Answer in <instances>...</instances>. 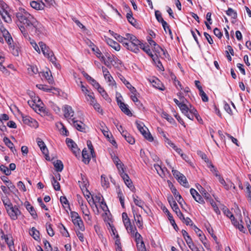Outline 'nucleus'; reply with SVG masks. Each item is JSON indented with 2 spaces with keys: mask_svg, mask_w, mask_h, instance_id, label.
<instances>
[{
  "mask_svg": "<svg viewBox=\"0 0 251 251\" xmlns=\"http://www.w3.org/2000/svg\"><path fill=\"white\" fill-rule=\"evenodd\" d=\"M101 183L102 186L105 188H107L109 187V181L104 175H102L101 176Z\"/></svg>",
  "mask_w": 251,
  "mask_h": 251,
  "instance_id": "79ce46f5",
  "label": "nucleus"
},
{
  "mask_svg": "<svg viewBox=\"0 0 251 251\" xmlns=\"http://www.w3.org/2000/svg\"><path fill=\"white\" fill-rule=\"evenodd\" d=\"M78 203L80 204V208L84 216H88V214H90V211L87 206V205L83 203L82 200H78Z\"/></svg>",
  "mask_w": 251,
  "mask_h": 251,
  "instance_id": "c85d7f7f",
  "label": "nucleus"
},
{
  "mask_svg": "<svg viewBox=\"0 0 251 251\" xmlns=\"http://www.w3.org/2000/svg\"><path fill=\"white\" fill-rule=\"evenodd\" d=\"M121 176L123 178L126 185L130 189H134V187L132 185V182L130 179L129 176L125 173H122Z\"/></svg>",
  "mask_w": 251,
  "mask_h": 251,
  "instance_id": "a211bd4d",
  "label": "nucleus"
},
{
  "mask_svg": "<svg viewBox=\"0 0 251 251\" xmlns=\"http://www.w3.org/2000/svg\"><path fill=\"white\" fill-rule=\"evenodd\" d=\"M119 237V236H116V238H115V244L117 246L116 248V251H118V249H119L120 251H122L121 241Z\"/></svg>",
  "mask_w": 251,
  "mask_h": 251,
  "instance_id": "052dcab7",
  "label": "nucleus"
},
{
  "mask_svg": "<svg viewBox=\"0 0 251 251\" xmlns=\"http://www.w3.org/2000/svg\"><path fill=\"white\" fill-rule=\"evenodd\" d=\"M3 142H4L5 144L10 149L11 151L12 152H14V150H15L14 149V144H13V143L11 142V141L10 140V139L8 138L5 137L3 138Z\"/></svg>",
  "mask_w": 251,
  "mask_h": 251,
  "instance_id": "a19ab883",
  "label": "nucleus"
},
{
  "mask_svg": "<svg viewBox=\"0 0 251 251\" xmlns=\"http://www.w3.org/2000/svg\"><path fill=\"white\" fill-rule=\"evenodd\" d=\"M87 145L88 148V149L90 150L91 154L92 155V157L95 156V151L93 148V146L92 145L91 141L88 140L87 141Z\"/></svg>",
  "mask_w": 251,
  "mask_h": 251,
  "instance_id": "e2e57ef3",
  "label": "nucleus"
},
{
  "mask_svg": "<svg viewBox=\"0 0 251 251\" xmlns=\"http://www.w3.org/2000/svg\"><path fill=\"white\" fill-rule=\"evenodd\" d=\"M141 49H142L146 53H147L152 59L154 62H155V59H156V55H154L150 48L149 46L147 45L142 44L141 45Z\"/></svg>",
  "mask_w": 251,
  "mask_h": 251,
  "instance_id": "6ab92c4d",
  "label": "nucleus"
},
{
  "mask_svg": "<svg viewBox=\"0 0 251 251\" xmlns=\"http://www.w3.org/2000/svg\"><path fill=\"white\" fill-rule=\"evenodd\" d=\"M219 180L221 184H222L226 190L229 189L232 187H233L234 189L235 188L234 184L230 181H227L226 182L221 176H219Z\"/></svg>",
  "mask_w": 251,
  "mask_h": 251,
  "instance_id": "5701e85b",
  "label": "nucleus"
},
{
  "mask_svg": "<svg viewBox=\"0 0 251 251\" xmlns=\"http://www.w3.org/2000/svg\"><path fill=\"white\" fill-rule=\"evenodd\" d=\"M79 185L81 190L84 192V190H87V187L89 185V183L85 177L81 174V180L78 181Z\"/></svg>",
  "mask_w": 251,
  "mask_h": 251,
  "instance_id": "4be33fe9",
  "label": "nucleus"
},
{
  "mask_svg": "<svg viewBox=\"0 0 251 251\" xmlns=\"http://www.w3.org/2000/svg\"><path fill=\"white\" fill-rule=\"evenodd\" d=\"M50 74V72H44L43 75L45 77V78L48 81L49 83L52 84L53 82V78L51 75Z\"/></svg>",
  "mask_w": 251,
  "mask_h": 251,
  "instance_id": "bf43d9fd",
  "label": "nucleus"
},
{
  "mask_svg": "<svg viewBox=\"0 0 251 251\" xmlns=\"http://www.w3.org/2000/svg\"><path fill=\"white\" fill-rule=\"evenodd\" d=\"M150 81L154 87L160 90H164V86L161 83L160 81L157 78L152 77L150 79Z\"/></svg>",
  "mask_w": 251,
  "mask_h": 251,
  "instance_id": "dca6fc26",
  "label": "nucleus"
},
{
  "mask_svg": "<svg viewBox=\"0 0 251 251\" xmlns=\"http://www.w3.org/2000/svg\"><path fill=\"white\" fill-rule=\"evenodd\" d=\"M104 78L105 79V80H106L107 81V82L110 83L109 85H116V82L114 81V80L113 79L112 76L110 74V73L109 74H107L106 75H105V76H104Z\"/></svg>",
  "mask_w": 251,
  "mask_h": 251,
  "instance_id": "6e6d98bb",
  "label": "nucleus"
},
{
  "mask_svg": "<svg viewBox=\"0 0 251 251\" xmlns=\"http://www.w3.org/2000/svg\"><path fill=\"white\" fill-rule=\"evenodd\" d=\"M9 216L12 220H16L18 216L20 215L21 213L20 210L17 208L13 207V205L6 210Z\"/></svg>",
  "mask_w": 251,
  "mask_h": 251,
  "instance_id": "1a4fd4ad",
  "label": "nucleus"
},
{
  "mask_svg": "<svg viewBox=\"0 0 251 251\" xmlns=\"http://www.w3.org/2000/svg\"><path fill=\"white\" fill-rule=\"evenodd\" d=\"M3 36L7 44L10 46L12 54L15 56H18L19 50L18 48H15L14 45H12L13 39L7 31H4Z\"/></svg>",
  "mask_w": 251,
  "mask_h": 251,
  "instance_id": "39448f33",
  "label": "nucleus"
},
{
  "mask_svg": "<svg viewBox=\"0 0 251 251\" xmlns=\"http://www.w3.org/2000/svg\"><path fill=\"white\" fill-rule=\"evenodd\" d=\"M124 46L127 50H131L135 53H137L139 51V49L136 47L131 42L128 41V43H124Z\"/></svg>",
  "mask_w": 251,
  "mask_h": 251,
  "instance_id": "cd10ccee",
  "label": "nucleus"
},
{
  "mask_svg": "<svg viewBox=\"0 0 251 251\" xmlns=\"http://www.w3.org/2000/svg\"><path fill=\"white\" fill-rule=\"evenodd\" d=\"M122 219L124 226L128 233L131 235H141L136 231V228L131 224L130 219L128 217L127 214L124 212L122 213Z\"/></svg>",
  "mask_w": 251,
  "mask_h": 251,
  "instance_id": "f03ea898",
  "label": "nucleus"
},
{
  "mask_svg": "<svg viewBox=\"0 0 251 251\" xmlns=\"http://www.w3.org/2000/svg\"><path fill=\"white\" fill-rule=\"evenodd\" d=\"M119 107L121 108V110L126 115L128 116H131L132 113L130 111V110L128 108V106L127 104H126L124 102L120 103L119 104Z\"/></svg>",
  "mask_w": 251,
  "mask_h": 251,
  "instance_id": "2f4dec72",
  "label": "nucleus"
},
{
  "mask_svg": "<svg viewBox=\"0 0 251 251\" xmlns=\"http://www.w3.org/2000/svg\"><path fill=\"white\" fill-rule=\"evenodd\" d=\"M0 170L6 176H8L11 174L10 170H9L6 166L3 165H1L0 166Z\"/></svg>",
  "mask_w": 251,
  "mask_h": 251,
  "instance_id": "680f3d73",
  "label": "nucleus"
},
{
  "mask_svg": "<svg viewBox=\"0 0 251 251\" xmlns=\"http://www.w3.org/2000/svg\"><path fill=\"white\" fill-rule=\"evenodd\" d=\"M6 186L8 187V189L13 194H16V193L18 192V190L16 188L15 185L10 181L8 184H6Z\"/></svg>",
  "mask_w": 251,
  "mask_h": 251,
  "instance_id": "4d7b16f0",
  "label": "nucleus"
},
{
  "mask_svg": "<svg viewBox=\"0 0 251 251\" xmlns=\"http://www.w3.org/2000/svg\"><path fill=\"white\" fill-rule=\"evenodd\" d=\"M168 201L172 209L176 213L179 219H181V218H184V215L180 211L176 202L174 200L173 197L172 196H170V197L168 198Z\"/></svg>",
  "mask_w": 251,
  "mask_h": 251,
  "instance_id": "423d86ee",
  "label": "nucleus"
},
{
  "mask_svg": "<svg viewBox=\"0 0 251 251\" xmlns=\"http://www.w3.org/2000/svg\"><path fill=\"white\" fill-rule=\"evenodd\" d=\"M170 188L172 193L173 194L174 197H175V199L179 203V204L181 205V207L183 208L182 202H184V200L182 199V197L179 194V192L177 191L176 189L174 186V185L172 184V186Z\"/></svg>",
  "mask_w": 251,
  "mask_h": 251,
  "instance_id": "4468645a",
  "label": "nucleus"
},
{
  "mask_svg": "<svg viewBox=\"0 0 251 251\" xmlns=\"http://www.w3.org/2000/svg\"><path fill=\"white\" fill-rule=\"evenodd\" d=\"M126 18L128 21L133 25L135 26L136 23V21L135 19L132 17V13L130 10H129V13H127L126 14Z\"/></svg>",
  "mask_w": 251,
  "mask_h": 251,
  "instance_id": "37998d69",
  "label": "nucleus"
},
{
  "mask_svg": "<svg viewBox=\"0 0 251 251\" xmlns=\"http://www.w3.org/2000/svg\"><path fill=\"white\" fill-rule=\"evenodd\" d=\"M136 125L138 129L144 137L150 142L153 140V138L149 132L148 129L140 122H136Z\"/></svg>",
  "mask_w": 251,
  "mask_h": 251,
  "instance_id": "7ed1b4c3",
  "label": "nucleus"
},
{
  "mask_svg": "<svg viewBox=\"0 0 251 251\" xmlns=\"http://www.w3.org/2000/svg\"><path fill=\"white\" fill-rule=\"evenodd\" d=\"M178 182L182 186L186 188L189 187V184L186 178V177L182 174L179 177H178L177 179Z\"/></svg>",
  "mask_w": 251,
  "mask_h": 251,
  "instance_id": "bb28decb",
  "label": "nucleus"
},
{
  "mask_svg": "<svg viewBox=\"0 0 251 251\" xmlns=\"http://www.w3.org/2000/svg\"><path fill=\"white\" fill-rule=\"evenodd\" d=\"M71 215L72 222L77 229L78 230H80V231H83L84 230V226L81 218L78 215V213L74 211L71 212Z\"/></svg>",
  "mask_w": 251,
  "mask_h": 251,
  "instance_id": "20e7f679",
  "label": "nucleus"
},
{
  "mask_svg": "<svg viewBox=\"0 0 251 251\" xmlns=\"http://www.w3.org/2000/svg\"><path fill=\"white\" fill-rule=\"evenodd\" d=\"M155 16L157 21L162 24V25H166V21H165L163 19L161 14L159 11H155Z\"/></svg>",
  "mask_w": 251,
  "mask_h": 251,
  "instance_id": "58836bf2",
  "label": "nucleus"
},
{
  "mask_svg": "<svg viewBox=\"0 0 251 251\" xmlns=\"http://www.w3.org/2000/svg\"><path fill=\"white\" fill-rule=\"evenodd\" d=\"M30 6L36 10H40L44 9L45 4L43 2L40 3L36 1H32L30 2Z\"/></svg>",
  "mask_w": 251,
  "mask_h": 251,
  "instance_id": "a878e982",
  "label": "nucleus"
},
{
  "mask_svg": "<svg viewBox=\"0 0 251 251\" xmlns=\"http://www.w3.org/2000/svg\"><path fill=\"white\" fill-rule=\"evenodd\" d=\"M120 79L126 85V87L129 89L131 93L137 92L136 89L133 86H132L131 84L128 81H127L124 76H122Z\"/></svg>",
  "mask_w": 251,
  "mask_h": 251,
  "instance_id": "c756f323",
  "label": "nucleus"
},
{
  "mask_svg": "<svg viewBox=\"0 0 251 251\" xmlns=\"http://www.w3.org/2000/svg\"><path fill=\"white\" fill-rule=\"evenodd\" d=\"M54 166L57 172H61L64 167L63 163L59 160H57L56 162H54Z\"/></svg>",
  "mask_w": 251,
  "mask_h": 251,
  "instance_id": "ea45409f",
  "label": "nucleus"
},
{
  "mask_svg": "<svg viewBox=\"0 0 251 251\" xmlns=\"http://www.w3.org/2000/svg\"><path fill=\"white\" fill-rule=\"evenodd\" d=\"M39 46L42 50L43 54L46 57H48L50 54L53 53L52 51L43 42H39Z\"/></svg>",
  "mask_w": 251,
  "mask_h": 251,
  "instance_id": "9b49d317",
  "label": "nucleus"
},
{
  "mask_svg": "<svg viewBox=\"0 0 251 251\" xmlns=\"http://www.w3.org/2000/svg\"><path fill=\"white\" fill-rule=\"evenodd\" d=\"M86 97V100L89 102L90 104L96 101L94 96V93L92 92H90Z\"/></svg>",
  "mask_w": 251,
  "mask_h": 251,
  "instance_id": "603ef678",
  "label": "nucleus"
},
{
  "mask_svg": "<svg viewBox=\"0 0 251 251\" xmlns=\"http://www.w3.org/2000/svg\"><path fill=\"white\" fill-rule=\"evenodd\" d=\"M0 15L6 23H9L12 22L10 15L3 7L0 8Z\"/></svg>",
  "mask_w": 251,
  "mask_h": 251,
  "instance_id": "f3484780",
  "label": "nucleus"
},
{
  "mask_svg": "<svg viewBox=\"0 0 251 251\" xmlns=\"http://www.w3.org/2000/svg\"><path fill=\"white\" fill-rule=\"evenodd\" d=\"M90 105H92L94 108L101 115L103 114V110L99 103H98L97 101L94 102V103H91Z\"/></svg>",
  "mask_w": 251,
  "mask_h": 251,
  "instance_id": "49530a36",
  "label": "nucleus"
},
{
  "mask_svg": "<svg viewBox=\"0 0 251 251\" xmlns=\"http://www.w3.org/2000/svg\"><path fill=\"white\" fill-rule=\"evenodd\" d=\"M105 41L107 43L108 45L111 46L112 48L115 50L117 51H119L120 50V46L119 43L114 41L112 39L109 38L105 37Z\"/></svg>",
  "mask_w": 251,
  "mask_h": 251,
  "instance_id": "412c9836",
  "label": "nucleus"
},
{
  "mask_svg": "<svg viewBox=\"0 0 251 251\" xmlns=\"http://www.w3.org/2000/svg\"><path fill=\"white\" fill-rule=\"evenodd\" d=\"M1 201L6 210L13 205L9 199L7 197L2 198Z\"/></svg>",
  "mask_w": 251,
  "mask_h": 251,
  "instance_id": "c03bdc74",
  "label": "nucleus"
},
{
  "mask_svg": "<svg viewBox=\"0 0 251 251\" xmlns=\"http://www.w3.org/2000/svg\"><path fill=\"white\" fill-rule=\"evenodd\" d=\"M154 167L160 176L162 177L164 175L163 169L159 165L154 164Z\"/></svg>",
  "mask_w": 251,
  "mask_h": 251,
  "instance_id": "13d9d810",
  "label": "nucleus"
},
{
  "mask_svg": "<svg viewBox=\"0 0 251 251\" xmlns=\"http://www.w3.org/2000/svg\"><path fill=\"white\" fill-rule=\"evenodd\" d=\"M190 192L193 198L197 202L201 204H203L204 203V201L201 196L195 189L191 188L190 190Z\"/></svg>",
  "mask_w": 251,
  "mask_h": 251,
  "instance_id": "2eb2a0df",
  "label": "nucleus"
},
{
  "mask_svg": "<svg viewBox=\"0 0 251 251\" xmlns=\"http://www.w3.org/2000/svg\"><path fill=\"white\" fill-rule=\"evenodd\" d=\"M63 111L64 112V117L68 119V122L71 123V119H73L74 116V111L71 106L65 105L63 106Z\"/></svg>",
  "mask_w": 251,
  "mask_h": 251,
  "instance_id": "0eeeda50",
  "label": "nucleus"
},
{
  "mask_svg": "<svg viewBox=\"0 0 251 251\" xmlns=\"http://www.w3.org/2000/svg\"><path fill=\"white\" fill-rule=\"evenodd\" d=\"M71 123L70 124H72L77 130L81 132L84 131L85 129V125L82 122L76 120L75 118L71 119Z\"/></svg>",
  "mask_w": 251,
  "mask_h": 251,
  "instance_id": "f8f14e48",
  "label": "nucleus"
},
{
  "mask_svg": "<svg viewBox=\"0 0 251 251\" xmlns=\"http://www.w3.org/2000/svg\"><path fill=\"white\" fill-rule=\"evenodd\" d=\"M137 251H147L142 236H135Z\"/></svg>",
  "mask_w": 251,
  "mask_h": 251,
  "instance_id": "ddd939ff",
  "label": "nucleus"
},
{
  "mask_svg": "<svg viewBox=\"0 0 251 251\" xmlns=\"http://www.w3.org/2000/svg\"><path fill=\"white\" fill-rule=\"evenodd\" d=\"M235 222H236V223H232V224L234 225V226L235 227H236V228H238L242 233H245V228L243 226V225L241 224H240L239 223V222L236 221L235 219Z\"/></svg>",
  "mask_w": 251,
  "mask_h": 251,
  "instance_id": "8fccbe9b",
  "label": "nucleus"
},
{
  "mask_svg": "<svg viewBox=\"0 0 251 251\" xmlns=\"http://www.w3.org/2000/svg\"><path fill=\"white\" fill-rule=\"evenodd\" d=\"M82 161L85 164H89L91 157H92V155L88 153V151L86 148H84L82 151Z\"/></svg>",
  "mask_w": 251,
  "mask_h": 251,
  "instance_id": "b1692460",
  "label": "nucleus"
},
{
  "mask_svg": "<svg viewBox=\"0 0 251 251\" xmlns=\"http://www.w3.org/2000/svg\"><path fill=\"white\" fill-rule=\"evenodd\" d=\"M161 116L162 118L166 119L171 124H173L175 123V120L173 118L165 112H163L162 113Z\"/></svg>",
  "mask_w": 251,
  "mask_h": 251,
  "instance_id": "de8ad7c7",
  "label": "nucleus"
},
{
  "mask_svg": "<svg viewBox=\"0 0 251 251\" xmlns=\"http://www.w3.org/2000/svg\"><path fill=\"white\" fill-rule=\"evenodd\" d=\"M133 199L134 203L139 207L143 208V206L144 204V202L141 200L137 196L133 195Z\"/></svg>",
  "mask_w": 251,
  "mask_h": 251,
  "instance_id": "4c0bfd02",
  "label": "nucleus"
},
{
  "mask_svg": "<svg viewBox=\"0 0 251 251\" xmlns=\"http://www.w3.org/2000/svg\"><path fill=\"white\" fill-rule=\"evenodd\" d=\"M168 166L172 169V172L173 173V176L174 177L177 179L179 176H180L182 174L180 173L179 171L176 170H174V168L171 166V165L169 164V163L168 162V161H166Z\"/></svg>",
  "mask_w": 251,
  "mask_h": 251,
  "instance_id": "864d4df0",
  "label": "nucleus"
},
{
  "mask_svg": "<svg viewBox=\"0 0 251 251\" xmlns=\"http://www.w3.org/2000/svg\"><path fill=\"white\" fill-rule=\"evenodd\" d=\"M223 212L224 214L231 220L232 223H235V218L232 213L229 211V210L226 207H225L223 208Z\"/></svg>",
  "mask_w": 251,
  "mask_h": 251,
  "instance_id": "c9c22d12",
  "label": "nucleus"
},
{
  "mask_svg": "<svg viewBox=\"0 0 251 251\" xmlns=\"http://www.w3.org/2000/svg\"><path fill=\"white\" fill-rule=\"evenodd\" d=\"M22 117L23 122L26 125L34 128H37L38 126V122L34 119L26 115L22 114Z\"/></svg>",
  "mask_w": 251,
  "mask_h": 251,
  "instance_id": "6e6552de",
  "label": "nucleus"
},
{
  "mask_svg": "<svg viewBox=\"0 0 251 251\" xmlns=\"http://www.w3.org/2000/svg\"><path fill=\"white\" fill-rule=\"evenodd\" d=\"M16 17L23 25L19 26V28L25 38L28 37L29 32L39 35L43 33L44 27L31 15L22 9L16 13Z\"/></svg>",
  "mask_w": 251,
  "mask_h": 251,
  "instance_id": "f257e3e1",
  "label": "nucleus"
},
{
  "mask_svg": "<svg viewBox=\"0 0 251 251\" xmlns=\"http://www.w3.org/2000/svg\"><path fill=\"white\" fill-rule=\"evenodd\" d=\"M59 125L61 126V128L60 129V131L61 133L63 135L68 136L69 132L66 129V128L62 123H60Z\"/></svg>",
  "mask_w": 251,
  "mask_h": 251,
  "instance_id": "69168bd1",
  "label": "nucleus"
},
{
  "mask_svg": "<svg viewBox=\"0 0 251 251\" xmlns=\"http://www.w3.org/2000/svg\"><path fill=\"white\" fill-rule=\"evenodd\" d=\"M36 142L38 146L40 147L41 151L46 156L47 160H50L48 153V150L43 141L40 138H37Z\"/></svg>",
  "mask_w": 251,
  "mask_h": 251,
  "instance_id": "9d476101",
  "label": "nucleus"
},
{
  "mask_svg": "<svg viewBox=\"0 0 251 251\" xmlns=\"http://www.w3.org/2000/svg\"><path fill=\"white\" fill-rule=\"evenodd\" d=\"M4 240L6 244H7L9 250L12 251V249L14 248V241L12 236H0V242L1 240Z\"/></svg>",
  "mask_w": 251,
  "mask_h": 251,
  "instance_id": "aec40b11",
  "label": "nucleus"
},
{
  "mask_svg": "<svg viewBox=\"0 0 251 251\" xmlns=\"http://www.w3.org/2000/svg\"><path fill=\"white\" fill-rule=\"evenodd\" d=\"M60 201L64 207L66 206L69 207L68 201L65 197L61 196L60 198Z\"/></svg>",
  "mask_w": 251,
  "mask_h": 251,
  "instance_id": "774afa93",
  "label": "nucleus"
},
{
  "mask_svg": "<svg viewBox=\"0 0 251 251\" xmlns=\"http://www.w3.org/2000/svg\"><path fill=\"white\" fill-rule=\"evenodd\" d=\"M47 58L52 63V64L55 66V67L56 69H60L61 68L60 65L56 62V58L54 55L53 53H52V54L50 55V56Z\"/></svg>",
  "mask_w": 251,
  "mask_h": 251,
  "instance_id": "72a5a7b5",
  "label": "nucleus"
},
{
  "mask_svg": "<svg viewBox=\"0 0 251 251\" xmlns=\"http://www.w3.org/2000/svg\"><path fill=\"white\" fill-rule=\"evenodd\" d=\"M51 183L53 185L54 189L56 191H59L60 189V186L59 183L56 180L53 176L51 177Z\"/></svg>",
  "mask_w": 251,
  "mask_h": 251,
  "instance_id": "09e8293b",
  "label": "nucleus"
},
{
  "mask_svg": "<svg viewBox=\"0 0 251 251\" xmlns=\"http://www.w3.org/2000/svg\"><path fill=\"white\" fill-rule=\"evenodd\" d=\"M122 135L124 137L126 141L129 144L132 145L135 143L134 138L126 130H123Z\"/></svg>",
  "mask_w": 251,
  "mask_h": 251,
  "instance_id": "393cba45",
  "label": "nucleus"
},
{
  "mask_svg": "<svg viewBox=\"0 0 251 251\" xmlns=\"http://www.w3.org/2000/svg\"><path fill=\"white\" fill-rule=\"evenodd\" d=\"M66 142L68 147L70 148L71 149V148H74V146H76V144L74 142V141L70 138H67L66 140Z\"/></svg>",
  "mask_w": 251,
  "mask_h": 251,
  "instance_id": "338daca9",
  "label": "nucleus"
},
{
  "mask_svg": "<svg viewBox=\"0 0 251 251\" xmlns=\"http://www.w3.org/2000/svg\"><path fill=\"white\" fill-rule=\"evenodd\" d=\"M133 213L137 226L139 228H142L143 226V222L141 216L140 215H138L137 213L135 214L133 211Z\"/></svg>",
  "mask_w": 251,
  "mask_h": 251,
  "instance_id": "7c9ffc66",
  "label": "nucleus"
},
{
  "mask_svg": "<svg viewBox=\"0 0 251 251\" xmlns=\"http://www.w3.org/2000/svg\"><path fill=\"white\" fill-rule=\"evenodd\" d=\"M132 43L133 45H134L136 47H137L138 49L139 48L141 47V45L142 44L141 43V42L137 39L136 37H135L131 41H129Z\"/></svg>",
  "mask_w": 251,
  "mask_h": 251,
  "instance_id": "0e129e2a",
  "label": "nucleus"
},
{
  "mask_svg": "<svg viewBox=\"0 0 251 251\" xmlns=\"http://www.w3.org/2000/svg\"><path fill=\"white\" fill-rule=\"evenodd\" d=\"M98 92L100 94L101 96L104 99L108 102H111V99L109 97L108 95L102 87H100L98 90Z\"/></svg>",
  "mask_w": 251,
  "mask_h": 251,
  "instance_id": "f704fd0d",
  "label": "nucleus"
},
{
  "mask_svg": "<svg viewBox=\"0 0 251 251\" xmlns=\"http://www.w3.org/2000/svg\"><path fill=\"white\" fill-rule=\"evenodd\" d=\"M184 98L183 97H181L180 100L183 99L182 103L179 105V107L182 113L184 114H186L188 113L189 110V105H187L184 103V101L183 100Z\"/></svg>",
  "mask_w": 251,
  "mask_h": 251,
  "instance_id": "e433bc0d",
  "label": "nucleus"
},
{
  "mask_svg": "<svg viewBox=\"0 0 251 251\" xmlns=\"http://www.w3.org/2000/svg\"><path fill=\"white\" fill-rule=\"evenodd\" d=\"M28 73L30 75L37 74L38 73V70L36 66H29L27 68Z\"/></svg>",
  "mask_w": 251,
  "mask_h": 251,
  "instance_id": "a18cd8bd",
  "label": "nucleus"
},
{
  "mask_svg": "<svg viewBox=\"0 0 251 251\" xmlns=\"http://www.w3.org/2000/svg\"><path fill=\"white\" fill-rule=\"evenodd\" d=\"M184 238L189 248L191 250L195 245L193 243L190 236H184Z\"/></svg>",
  "mask_w": 251,
  "mask_h": 251,
  "instance_id": "5fc2aeb1",
  "label": "nucleus"
},
{
  "mask_svg": "<svg viewBox=\"0 0 251 251\" xmlns=\"http://www.w3.org/2000/svg\"><path fill=\"white\" fill-rule=\"evenodd\" d=\"M92 197V201L93 204H95V206L97 208V203H100L104 199L102 196L100 194H98L95 196H93Z\"/></svg>",
  "mask_w": 251,
  "mask_h": 251,
  "instance_id": "473e14b6",
  "label": "nucleus"
},
{
  "mask_svg": "<svg viewBox=\"0 0 251 251\" xmlns=\"http://www.w3.org/2000/svg\"><path fill=\"white\" fill-rule=\"evenodd\" d=\"M226 14L233 19H236L237 17V13L231 8H228L226 11Z\"/></svg>",
  "mask_w": 251,
  "mask_h": 251,
  "instance_id": "3c124183",
  "label": "nucleus"
}]
</instances>
